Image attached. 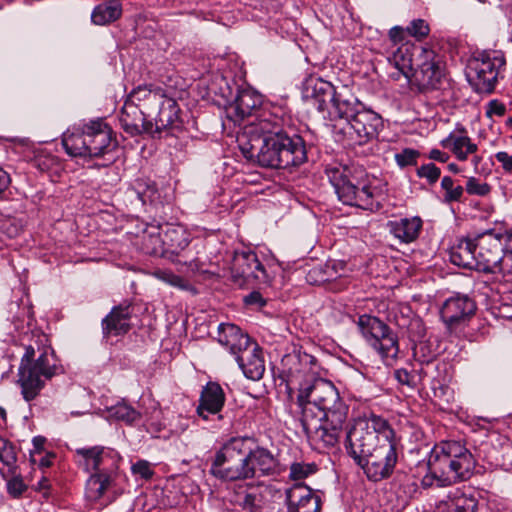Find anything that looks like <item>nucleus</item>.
<instances>
[{
	"mask_svg": "<svg viewBox=\"0 0 512 512\" xmlns=\"http://www.w3.org/2000/svg\"><path fill=\"white\" fill-rule=\"evenodd\" d=\"M336 88L328 81L320 78H311L306 81L303 89V98L323 112L329 109L336 97Z\"/></svg>",
	"mask_w": 512,
	"mask_h": 512,
	"instance_id": "23",
	"label": "nucleus"
},
{
	"mask_svg": "<svg viewBox=\"0 0 512 512\" xmlns=\"http://www.w3.org/2000/svg\"><path fill=\"white\" fill-rule=\"evenodd\" d=\"M441 187L445 191L444 200L447 203L458 202L461 200L464 188L461 185H454V180L445 176L441 180Z\"/></svg>",
	"mask_w": 512,
	"mask_h": 512,
	"instance_id": "44",
	"label": "nucleus"
},
{
	"mask_svg": "<svg viewBox=\"0 0 512 512\" xmlns=\"http://www.w3.org/2000/svg\"><path fill=\"white\" fill-rule=\"evenodd\" d=\"M501 238L503 247L512 252V230H507L504 233L501 232Z\"/></svg>",
	"mask_w": 512,
	"mask_h": 512,
	"instance_id": "62",
	"label": "nucleus"
},
{
	"mask_svg": "<svg viewBox=\"0 0 512 512\" xmlns=\"http://www.w3.org/2000/svg\"><path fill=\"white\" fill-rule=\"evenodd\" d=\"M125 196L131 205L141 207L155 204L160 198L156 183L148 177L134 179L125 191Z\"/></svg>",
	"mask_w": 512,
	"mask_h": 512,
	"instance_id": "27",
	"label": "nucleus"
},
{
	"mask_svg": "<svg viewBox=\"0 0 512 512\" xmlns=\"http://www.w3.org/2000/svg\"><path fill=\"white\" fill-rule=\"evenodd\" d=\"M423 222L420 217L400 218L387 222L389 232L401 243L414 242L422 229Z\"/></svg>",
	"mask_w": 512,
	"mask_h": 512,
	"instance_id": "31",
	"label": "nucleus"
},
{
	"mask_svg": "<svg viewBox=\"0 0 512 512\" xmlns=\"http://www.w3.org/2000/svg\"><path fill=\"white\" fill-rule=\"evenodd\" d=\"M505 65V59L495 52H481L469 63L468 76L475 80L478 92L490 93L494 90L500 68Z\"/></svg>",
	"mask_w": 512,
	"mask_h": 512,
	"instance_id": "14",
	"label": "nucleus"
},
{
	"mask_svg": "<svg viewBox=\"0 0 512 512\" xmlns=\"http://www.w3.org/2000/svg\"><path fill=\"white\" fill-rule=\"evenodd\" d=\"M420 152L415 149L405 148L395 155V161L400 167L416 165Z\"/></svg>",
	"mask_w": 512,
	"mask_h": 512,
	"instance_id": "50",
	"label": "nucleus"
},
{
	"mask_svg": "<svg viewBox=\"0 0 512 512\" xmlns=\"http://www.w3.org/2000/svg\"><path fill=\"white\" fill-rule=\"evenodd\" d=\"M362 109V104L356 98L352 95L344 94L343 91H338L327 110L331 119H337V123H340L341 120L353 118Z\"/></svg>",
	"mask_w": 512,
	"mask_h": 512,
	"instance_id": "34",
	"label": "nucleus"
},
{
	"mask_svg": "<svg viewBox=\"0 0 512 512\" xmlns=\"http://www.w3.org/2000/svg\"><path fill=\"white\" fill-rule=\"evenodd\" d=\"M476 303L467 295L456 294L444 301L440 309V317L446 328L456 331L464 326L474 315Z\"/></svg>",
	"mask_w": 512,
	"mask_h": 512,
	"instance_id": "17",
	"label": "nucleus"
},
{
	"mask_svg": "<svg viewBox=\"0 0 512 512\" xmlns=\"http://www.w3.org/2000/svg\"><path fill=\"white\" fill-rule=\"evenodd\" d=\"M284 372L287 375V385H297L315 379L313 366L316 359L307 353H293L285 355L282 359Z\"/></svg>",
	"mask_w": 512,
	"mask_h": 512,
	"instance_id": "20",
	"label": "nucleus"
},
{
	"mask_svg": "<svg viewBox=\"0 0 512 512\" xmlns=\"http://www.w3.org/2000/svg\"><path fill=\"white\" fill-rule=\"evenodd\" d=\"M495 158L499 163H501L506 172L512 173V155L505 151H499L495 154Z\"/></svg>",
	"mask_w": 512,
	"mask_h": 512,
	"instance_id": "55",
	"label": "nucleus"
},
{
	"mask_svg": "<svg viewBox=\"0 0 512 512\" xmlns=\"http://www.w3.org/2000/svg\"><path fill=\"white\" fill-rule=\"evenodd\" d=\"M315 471V464L293 463L290 467V478L293 480H301L313 474Z\"/></svg>",
	"mask_w": 512,
	"mask_h": 512,
	"instance_id": "49",
	"label": "nucleus"
},
{
	"mask_svg": "<svg viewBox=\"0 0 512 512\" xmlns=\"http://www.w3.org/2000/svg\"><path fill=\"white\" fill-rule=\"evenodd\" d=\"M226 396L224 390L217 382H208L201 391L199 405L196 412L203 420H209L210 416H216L218 420H222L220 414L224 407Z\"/></svg>",
	"mask_w": 512,
	"mask_h": 512,
	"instance_id": "21",
	"label": "nucleus"
},
{
	"mask_svg": "<svg viewBox=\"0 0 512 512\" xmlns=\"http://www.w3.org/2000/svg\"><path fill=\"white\" fill-rule=\"evenodd\" d=\"M165 95L164 91L159 88H151V86L143 85L134 88L127 96L126 101L131 104H138L146 113L155 108L160 99Z\"/></svg>",
	"mask_w": 512,
	"mask_h": 512,
	"instance_id": "35",
	"label": "nucleus"
},
{
	"mask_svg": "<svg viewBox=\"0 0 512 512\" xmlns=\"http://www.w3.org/2000/svg\"><path fill=\"white\" fill-rule=\"evenodd\" d=\"M356 324L366 343L386 365H392L399 353L398 337L394 331L378 317L368 314L360 315Z\"/></svg>",
	"mask_w": 512,
	"mask_h": 512,
	"instance_id": "9",
	"label": "nucleus"
},
{
	"mask_svg": "<svg viewBox=\"0 0 512 512\" xmlns=\"http://www.w3.org/2000/svg\"><path fill=\"white\" fill-rule=\"evenodd\" d=\"M466 191L470 195L486 196L491 191V186L485 182H480L475 177H469L466 182Z\"/></svg>",
	"mask_w": 512,
	"mask_h": 512,
	"instance_id": "48",
	"label": "nucleus"
},
{
	"mask_svg": "<svg viewBox=\"0 0 512 512\" xmlns=\"http://www.w3.org/2000/svg\"><path fill=\"white\" fill-rule=\"evenodd\" d=\"M325 173L343 204L370 211L379 207L374 201V178L362 166L336 163L328 165Z\"/></svg>",
	"mask_w": 512,
	"mask_h": 512,
	"instance_id": "3",
	"label": "nucleus"
},
{
	"mask_svg": "<svg viewBox=\"0 0 512 512\" xmlns=\"http://www.w3.org/2000/svg\"><path fill=\"white\" fill-rule=\"evenodd\" d=\"M406 29L400 26H394L389 31V38L394 44L401 43L404 40Z\"/></svg>",
	"mask_w": 512,
	"mask_h": 512,
	"instance_id": "57",
	"label": "nucleus"
},
{
	"mask_svg": "<svg viewBox=\"0 0 512 512\" xmlns=\"http://www.w3.org/2000/svg\"><path fill=\"white\" fill-rule=\"evenodd\" d=\"M132 307L130 303L124 302L113 307L108 315L101 322L104 338L120 336L128 333L131 329Z\"/></svg>",
	"mask_w": 512,
	"mask_h": 512,
	"instance_id": "25",
	"label": "nucleus"
},
{
	"mask_svg": "<svg viewBox=\"0 0 512 512\" xmlns=\"http://www.w3.org/2000/svg\"><path fill=\"white\" fill-rule=\"evenodd\" d=\"M244 302L247 305H258V306H264L266 301L262 297L261 293L257 291H253L244 298Z\"/></svg>",
	"mask_w": 512,
	"mask_h": 512,
	"instance_id": "58",
	"label": "nucleus"
},
{
	"mask_svg": "<svg viewBox=\"0 0 512 512\" xmlns=\"http://www.w3.org/2000/svg\"><path fill=\"white\" fill-rule=\"evenodd\" d=\"M479 502L473 495H467L456 491L446 503L445 512H477Z\"/></svg>",
	"mask_w": 512,
	"mask_h": 512,
	"instance_id": "42",
	"label": "nucleus"
},
{
	"mask_svg": "<svg viewBox=\"0 0 512 512\" xmlns=\"http://www.w3.org/2000/svg\"><path fill=\"white\" fill-rule=\"evenodd\" d=\"M428 158L434 161L445 163L449 159V155L439 149H432L429 152Z\"/></svg>",
	"mask_w": 512,
	"mask_h": 512,
	"instance_id": "59",
	"label": "nucleus"
},
{
	"mask_svg": "<svg viewBox=\"0 0 512 512\" xmlns=\"http://www.w3.org/2000/svg\"><path fill=\"white\" fill-rule=\"evenodd\" d=\"M16 459L14 446L8 440L0 437V461L5 466L12 468L16 463Z\"/></svg>",
	"mask_w": 512,
	"mask_h": 512,
	"instance_id": "45",
	"label": "nucleus"
},
{
	"mask_svg": "<svg viewBox=\"0 0 512 512\" xmlns=\"http://www.w3.org/2000/svg\"><path fill=\"white\" fill-rule=\"evenodd\" d=\"M148 135L152 138L177 136L184 129L178 103L164 95L148 113Z\"/></svg>",
	"mask_w": 512,
	"mask_h": 512,
	"instance_id": "11",
	"label": "nucleus"
},
{
	"mask_svg": "<svg viewBox=\"0 0 512 512\" xmlns=\"http://www.w3.org/2000/svg\"><path fill=\"white\" fill-rule=\"evenodd\" d=\"M60 372L61 367L56 364L53 352L44 350L36 357L34 347L26 346L18 368L17 380L24 400L27 402L34 400L47 381Z\"/></svg>",
	"mask_w": 512,
	"mask_h": 512,
	"instance_id": "4",
	"label": "nucleus"
},
{
	"mask_svg": "<svg viewBox=\"0 0 512 512\" xmlns=\"http://www.w3.org/2000/svg\"><path fill=\"white\" fill-rule=\"evenodd\" d=\"M384 439L376 449L364 458L360 466L367 478L377 482L391 476L398 461L395 432L386 431Z\"/></svg>",
	"mask_w": 512,
	"mask_h": 512,
	"instance_id": "12",
	"label": "nucleus"
},
{
	"mask_svg": "<svg viewBox=\"0 0 512 512\" xmlns=\"http://www.w3.org/2000/svg\"><path fill=\"white\" fill-rule=\"evenodd\" d=\"M413 46L406 43L400 45L389 56V62L407 79H410L413 73Z\"/></svg>",
	"mask_w": 512,
	"mask_h": 512,
	"instance_id": "39",
	"label": "nucleus"
},
{
	"mask_svg": "<svg viewBox=\"0 0 512 512\" xmlns=\"http://www.w3.org/2000/svg\"><path fill=\"white\" fill-rule=\"evenodd\" d=\"M285 502L292 512H319L321 499L309 487L294 485L285 490Z\"/></svg>",
	"mask_w": 512,
	"mask_h": 512,
	"instance_id": "26",
	"label": "nucleus"
},
{
	"mask_svg": "<svg viewBox=\"0 0 512 512\" xmlns=\"http://www.w3.org/2000/svg\"><path fill=\"white\" fill-rule=\"evenodd\" d=\"M249 463L255 471V478L260 476H272L279 472L278 461L266 448L256 447L253 449L248 444Z\"/></svg>",
	"mask_w": 512,
	"mask_h": 512,
	"instance_id": "32",
	"label": "nucleus"
},
{
	"mask_svg": "<svg viewBox=\"0 0 512 512\" xmlns=\"http://www.w3.org/2000/svg\"><path fill=\"white\" fill-rule=\"evenodd\" d=\"M261 104L262 96L259 93L251 89L240 90L228 105V116L235 123H240L255 116V119L252 120V122H255L264 113L257 114Z\"/></svg>",
	"mask_w": 512,
	"mask_h": 512,
	"instance_id": "19",
	"label": "nucleus"
},
{
	"mask_svg": "<svg viewBox=\"0 0 512 512\" xmlns=\"http://www.w3.org/2000/svg\"><path fill=\"white\" fill-rule=\"evenodd\" d=\"M476 239V259L477 271L484 273H492L497 264L501 260V253L503 252V243L501 232L494 229L485 230L482 233L475 235Z\"/></svg>",
	"mask_w": 512,
	"mask_h": 512,
	"instance_id": "15",
	"label": "nucleus"
},
{
	"mask_svg": "<svg viewBox=\"0 0 512 512\" xmlns=\"http://www.w3.org/2000/svg\"><path fill=\"white\" fill-rule=\"evenodd\" d=\"M159 277L163 280L168 281L172 285H178L181 282V278L179 276L174 275L170 272H158Z\"/></svg>",
	"mask_w": 512,
	"mask_h": 512,
	"instance_id": "61",
	"label": "nucleus"
},
{
	"mask_svg": "<svg viewBox=\"0 0 512 512\" xmlns=\"http://www.w3.org/2000/svg\"><path fill=\"white\" fill-rule=\"evenodd\" d=\"M476 460L470 450L460 441H441L436 444L427 459L428 473L422 483L431 486H449L470 479Z\"/></svg>",
	"mask_w": 512,
	"mask_h": 512,
	"instance_id": "2",
	"label": "nucleus"
},
{
	"mask_svg": "<svg viewBox=\"0 0 512 512\" xmlns=\"http://www.w3.org/2000/svg\"><path fill=\"white\" fill-rule=\"evenodd\" d=\"M109 415L117 420L133 423L140 418L139 412L126 403H117L109 408Z\"/></svg>",
	"mask_w": 512,
	"mask_h": 512,
	"instance_id": "43",
	"label": "nucleus"
},
{
	"mask_svg": "<svg viewBox=\"0 0 512 512\" xmlns=\"http://www.w3.org/2000/svg\"><path fill=\"white\" fill-rule=\"evenodd\" d=\"M217 340L222 346L226 347L233 356L245 350L247 345L252 341L238 326L231 323H221L218 326Z\"/></svg>",
	"mask_w": 512,
	"mask_h": 512,
	"instance_id": "29",
	"label": "nucleus"
},
{
	"mask_svg": "<svg viewBox=\"0 0 512 512\" xmlns=\"http://www.w3.org/2000/svg\"><path fill=\"white\" fill-rule=\"evenodd\" d=\"M108 472H95L86 481L85 496L89 501L99 500L112 485Z\"/></svg>",
	"mask_w": 512,
	"mask_h": 512,
	"instance_id": "38",
	"label": "nucleus"
},
{
	"mask_svg": "<svg viewBox=\"0 0 512 512\" xmlns=\"http://www.w3.org/2000/svg\"><path fill=\"white\" fill-rule=\"evenodd\" d=\"M235 360L246 378L257 381L265 372V361L262 348L251 341L245 350L235 355Z\"/></svg>",
	"mask_w": 512,
	"mask_h": 512,
	"instance_id": "24",
	"label": "nucleus"
},
{
	"mask_svg": "<svg viewBox=\"0 0 512 512\" xmlns=\"http://www.w3.org/2000/svg\"><path fill=\"white\" fill-rule=\"evenodd\" d=\"M416 174L419 178L426 179L428 184L433 185L439 180L441 170L434 163L430 162L420 166L417 169Z\"/></svg>",
	"mask_w": 512,
	"mask_h": 512,
	"instance_id": "46",
	"label": "nucleus"
},
{
	"mask_svg": "<svg viewBox=\"0 0 512 512\" xmlns=\"http://www.w3.org/2000/svg\"><path fill=\"white\" fill-rule=\"evenodd\" d=\"M505 110H506V108H505L504 104L500 103L497 100H492L488 104V109H487L486 113L489 116H491V115L502 116L505 114Z\"/></svg>",
	"mask_w": 512,
	"mask_h": 512,
	"instance_id": "56",
	"label": "nucleus"
},
{
	"mask_svg": "<svg viewBox=\"0 0 512 512\" xmlns=\"http://www.w3.org/2000/svg\"><path fill=\"white\" fill-rule=\"evenodd\" d=\"M112 142V130L103 119L86 123L82 130L65 133L62 145L72 157L96 158L104 155Z\"/></svg>",
	"mask_w": 512,
	"mask_h": 512,
	"instance_id": "6",
	"label": "nucleus"
},
{
	"mask_svg": "<svg viewBox=\"0 0 512 512\" xmlns=\"http://www.w3.org/2000/svg\"><path fill=\"white\" fill-rule=\"evenodd\" d=\"M250 438L233 437L215 454L209 473L221 481L236 482L255 478L249 463L248 443Z\"/></svg>",
	"mask_w": 512,
	"mask_h": 512,
	"instance_id": "5",
	"label": "nucleus"
},
{
	"mask_svg": "<svg viewBox=\"0 0 512 512\" xmlns=\"http://www.w3.org/2000/svg\"><path fill=\"white\" fill-rule=\"evenodd\" d=\"M75 452L79 457V465L87 472H107L113 466L116 456L113 450L102 446L77 448Z\"/></svg>",
	"mask_w": 512,
	"mask_h": 512,
	"instance_id": "22",
	"label": "nucleus"
},
{
	"mask_svg": "<svg viewBox=\"0 0 512 512\" xmlns=\"http://www.w3.org/2000/svg\"><path fill=\"white\" fill-rule=\"evenodd\" d=\"M132 472L140 475L144 479H149L153 475V471L148 461L139 460L132 465Z\"/></svg>",
	"mask_w": 512,
	"mask_h": 512,
	"instance_id": "54",
	"label": "nucleus"
},
{
	"mask_svg": "<svg viewBox=\"0 0 512 512\" xmlns=\"http://www.w3.org/2000/svg\"><path fill=\"white\" fill-rule=\"evenodd\" d=\"M45 442H46V439L42 436L34 437L32 440V443H33L35 452L40 453L44 448Z\"/></svg>",
	"mask_w": 512,
	"mask_h": 512,
	"instance_id": "63",
	"label": "nucleus"
},
{
	"mask_svg": "<svg viewBox=\"0 0 512 512\" xmlns=\"http://www.w3.org/2000/svg\"><path fill=\"white\" fill-rule=\"evenodd\" d=\"M122 15V5L117 0H108L94 7L91 21L95 25L104 26L117 21Z\"/></svg>",
	"mask_w": 512,
	"mask_h": 512,
	"instance_id": "36",
	"label": "nucleus"
},
{
	"mask_svg": "<svg viewBox=\"0 0 512 512\" xmlns=\"http://www.w3.org/2000/svg\"><path fill=\"white\" fill-rule=\"evenodd\" d=\"M274 491L270 486L248 491L239 499L238 504L246 512H264L265 498L272 496Z\"/></svg>",
	"mask_w": 512,
	"mask_h": 512,
	"instance_id": "40",
	"label": "nucleus"
},
{
	"mask_svg": "<svg viewBox=\"0 0 512 512\" xmlns=\"http://www.w3.org/2000/svg\"><path fill=\"white\" fill-rule=\"evenodd\" d=\"M8 489L11 493L13 494H21L22 491H23V484L22 482L20 481H14V482H10L8 484Z\"/></svg>",
	"mask_w": 512,
	"mask_h": 512,
	"instance_id": "64",
	"label": "nucleus"
},
{
	"mask_svg": "<svg viewBox=\"0 0 512 512\" xmlns=\"http://www.w3.org/2000/svg\"><path fill=\"white\" fill-rule=\"evenodd\" d=\"M119 122L121 128L130 136L148 134V116L138 104L125 100L119 113Z\"/></svg>",
	"mask_w": 512,
	"mask_h": 512,
	"instance_id": "28",
	"label": "nucleus"
},
{
	"mask_svg": "<svg viewBox=\"0 0 512 512\" xmlns=\"http://www.w3.org/2000/svg\"><path fill=\"white\" fill-rule=\"evenodd\" d=\"M10 182L11 180L9 174L0 167V196L8 188Z\"/></svg>",
	"mask_w": 512,
	"mask_h": 512,
	"instance_id": "60",
	"label": "nucleus"
},
{
	"mask_svg": "<svg viewBox=\"0 0 512 512\" xmlns=\"http://www.w3.org/2000/svg\"><path fill=\"white\" fill-rule=\"evenodd\" d=\"M411 76L421 90L437 89L444 76V65L434 51L422 49L420 62Z\"/></svg>",
	"mask_w": 512,
	"mask_h": 512,
	"instance_id": "18",
	"label": "nucleus"
},
{
	"mask_svg": "<svg viewBox=\"0 0 512 512\" xmlns=\"http://www.w3.org/2000/svg\"><path fill=\"white\" fill-rule=\"evenodd\" d=\"M231 273L233 281L239 286L254 282L267 283L268 275L253 251L236 253L232 262Z\"/></svg>",
	"mask_w": 512,
	"mask_h": 512,
	"instance_id": "16",
	"label": "nucleus"
},
{
	"mask_svg": "<svg viewBox=\"0 0 512 512\" xmlns=\"http://www.w3.org/2000/svg\"><path fill=\"white\" fill-rule=\"evenodd\" d=\"M394 375L400 384L407 385L411 388L417 385L416 375L411 374L406 369H397Z\"/></svg>",
	"mask_w": 512,
	"mask_h": 512,
	"instance_id": "53",
	"label": "nucleus"
},
{
	"mask_svg": "<svg viewBox=\"0 0 512 512\" xmlns=\"http://www.w3.org/2000/svg\"><path fill=\"white\" fill-rule=\"evenodd\" d=\"M477 247L475 236L460 239L449 252L450 261L462 268L477 270Z\"/></svg>",
	"mask_w": 512,
	"mask_h": 512,
	"instance_id": "30",
	"label": "nucleus"
},
{
	"mask_svg": "<svg viewBox=\"0 0 512 512\" xmlns=\"http://www.w3.org/2000/svg\"><path fill=\"white\" fill-rule=\"evenodd\" d=\"M383 127L380 115L363 108L353 118L334 124L336 140L345 146L363 145L376 138Z\"/></svg>",
	"mask_w": 512,
	"mask_h": 512,
	"instance_id": "10",
	"label": "nucleus"
},
{
	"mask_svg": "<svg viewBox=\"0 0 512 512\" xmlns=\"http://www.w3.org/2000/svg\"><path fill=\"white\" fill-rule=\"evenodd\" d=\"M501 260L497 264L498 267L495 268V273H500L503 275L512 274V252L503 248V252L501 253Z\"/></svg>",
	"mask_w": 512,
	"mask_h": 512,
	"instance_id": "52",
	"label": "nucleus"
},
{
	"mask_svg": "<svg viewBox=\"0 0 512 512\" xmlns=\"http://www.w3.org/2000/svg\"><path fill=\"white\" fill-rule=\"evenodd\" d=\"M297 402L302 407V411L304 408L310 409L308 405H313L318 408L319 416L331 415L334 422H338L344 414H348V406L340 398L335 385L323 378L299 383Z\"/></svg>",
	"mask_w": 512,
	"mask_h": 512,
	"instance_id": "8",
	"label": "nucleus"
},
{
	"mask_svg": "<svg viewBox=\"0 0 512 512\" xmlns=\"http://www.w3.org/2000/svg\"><path fill=\"white\" fill-rule=\"evenodd\" d=\"M406 32L417 40H422L429 35L430 27L423 19H414L406 28Z\"/></svg>",
	"mask_w": 512,
	"mask_h": 512,
	"instance_id": "47",
	"label": "nucleus"
},
{
	"mask_svg": "<svg viewBox=\"0 0 512 512\" xmlns=\"http://www.w3.org/2000/svg\"><path fill=\"white\" fill-rule=\"evenodd\" d=\"M160 230H163V228L152 226L143 232L141 249L145 254L166 257L164 239Z\"/></svg>",
	"mask_w": 512,
	"mask_h": 512,
	"instance_id": "37",
	"label": "nucleus"
},
{
	"mask_svg": "<svg viewBox=\"0 0 512 512\" xmlns=\"http://www.w3.org/2000/svg\"><path fill=\"white\" fill-rule=\"evenodd\" d=\"M272 496L279 501L271 503L265 512H292L290 505L285 502V491L282 493L280 490L275 489Z\"/></svg>",
	"mask_w": 512,
	"mask_h": 512,
	"instance_id": "51",
	"label": "nucleus"
},
{
	"mask_svg": "<svg viewBox=\"0 0 512 512\" xmlns=\"http://www.w3.org/2000/svg\"><path fill=\"white\" fill-rule=\"evenodd\" d=\"M442 146L451 147L453 153L460 161H465L469 154L477 151L478 147L468 136H455L450 134L441 141Z\"/></svg>",
	"mask_w": 512,
	"mask_h": 512,
	"instance_id": "41",
	"label": "nucleus"
},
{
	"mask_svg": "<svg viewBox=\"0 0 512 512\" xmlns=\"http://www.w3.org/2000/svg\"><path fill=\"white\" fill-rule=\"evenodd\" d=\"M163 239L166 257L172 258L184 251L190 243V234L181 225H165Z\"/></svg>",
	"mask_w": 512,
	"mask_h": 512,
	"instance_id": "33",
	"label": "nucleus"
},
{
	"mask_svg": "<svg viewBox=\"0 0 512 512\" xmlns=\"http://www.w3.org/2000/svg\"><path fill=\"white\" fill-rule=\"evenodd\" d=\"M394 431L387 420L371 415L369 418H359L346 433L345 447L347 453L356 464H361L364 458L381 444L384 432Z\"/></svg>",
	"mask_w": 512,
	"mask_h": 512,
	"instance_id": "7",
	"label": "nucleus"
},
{
	"mask_svg": "<svg viewBox=\"0 0 512 512\" xmlns=\"http://www.w3.org/2000/svg\"><path fill=\"white\" fill-rule=\"evenodd\" d=\"M348 414H344L338 422H332L331 415L319 416L315 421L311 409L304 408L301 419L307 437L320 448H332L339 442L343 426Z\"/></svg>",
	"mask_w": 512,
	"mask_h": 512,
	"instance_id": "13",
	"label": "nucleus"
},
{
	"mask_svg": "<svg viewBox=\"0 0 512 512\" xmlns=\"http://www.w3.org/2000/svg\"><path fill=\"white\" fill-rule=\"evenodd\" d=\"M242 155L262 167L288 169L307 159L304 140L284 129V119L274 113H263L245 127L238 138Z\"/></svg>",
	"mask_w": 512,
	"mask_h": 512,
	"instance_id": "1",
	"label": "nucleus"
}]
</instances>
